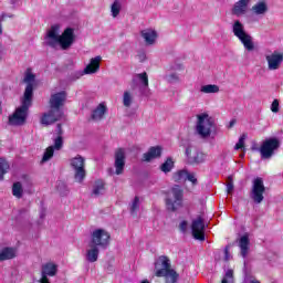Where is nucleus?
Listing matches in <instances>:
<instances>
[{
	"label": "nucleus",
	"instance_id": "nucleus-1",
	"mask_svg": "<svg viewBox=\"0 0 283 283\" xmlns=\"http://www.w3.org/2000/svg\"><path fill=\"white\" fill-rule=\"evenodd\" d=\"M67 101V93L65 91L52 94L49 101L50 109L44 113L40 119L41 125H54L57 120H61L64 116L63 105Z\"/></svg>",
	"mask_w": 283,
	"mask_h": 283
},
{
	"label": "nucleus",
	"instance_id": "nucleus-2",
	"mask_svg": "<svg viewBox=\"0 0 283 283\" xmlns=\"http://www.w3.org/2000/svg\"><path fill=\"white\" fill-rule=\"evenodd\" d=\"M60 29L61 27L59 24L51 25L46 33V38L49 39L48 45L50 48H56V45H60L61 50H70L76 39V35H74V29L66 28L61 35L59 34Z\"/></svg>",
	"mask_w": 283,
	"mask_h": 283
},
{
	"label": "nucleus",
	"instance_id": "nucleus-3",
	"mask_svg": "<svg viewBox=\"0 0 283 283\" xmlns=\"http://www.w3.org/2000/svg\"><path fill=\"white\" fill-rule=\"evenodd\" d=\"M32 107V91L27 90L21 99V106L15 108L14 113L9 116V125L21 127L28 123V114Z\"/></svg>",
	"mask_w": 283,
	"mask_h": 283
},
{
	"label": "nucleus",
	"instance_id": "nucleus-4",
	"mask_svg": "<svg viewBox=\"0 0 283 283\" xmlns=\"http://www.w3.org/2000/svg\"><path fill=\"white\" fill-rule=\"evenodd\" d=\"M155 275L156 277H166V283H177L180 274L176 270L171 269L169 259L165 255L158 258L155 262Z\"/></svg>",
	"mask_w": 283,
	"mask_h": 283
},
{
	"label": "nucleus",
	"instance_id": "nucleus-5",
	"mask_svg": "<svg viewBox=\"0 0 283 283\" xmlns=\"http://www.w3.org/2000/svg\"><path fill=\"white\" fill-rule=\"evenodd\" d=\"M277 149H280V139L275 137H270L263 140L260 148L252 147V151H260L262 160H269V158H273Z\"/></svg>",
	"mask_w": 283,
	"mask_h": 283
},
{
	"label": "nucleus",
	"instance_id": "nucleus-6",
	"mask_svg": "<svg viewBox=\"0 0 283 283\" xmlns=\"http://www.w3.org/2000/svg\"><path fill=\"white\" fill-rule=\"evenodd\" d=\"M232 32L239 41H241L243 48L248 50V52H253L255 50V45L253 44V38L244 31V24L240 22V20H235L232 25Z\"/></svg>",
	"mask_w": 283,
	"mask_h": 283
},
{
	"label": "nucleus",
	"instance_id": "nucleus-7",
	"mask_svg": "<svg viewBox=\"0 0 283 283\" xmlns=\"http://www.w3.org/2000/svg\"><path fill=\"white\" fill-rule=\"evenodd\" d=\"M184 196L185 190H182V187L175 185L167 193L166 207L168 211H177L178 207H182Z\"/></svg>",
	"mask_w": 283,
	"mask_h": 283
},
{
	"label": "nucleus",
	"instance_id": "nucleus-8",
	"mask_svg": "<svg viewBox=\"0 0 283 283\" xmlns=\"http://www.w3.org/2000/svg\"><path fill=\"white\" fill-rule=\"evenodd\" d=\"M112 240V234L105 229H96L91 234L88 247H97V249H107Z\"/></svg>",
	"mask_w": 283,
	"mask_h": 283
},
{
	"label": "nucleus",
	"instance_id": "nucleus-9",
	"mask_svg": "<svg viewBox=\"0 0 283 283\" xmlns=\"http://www.w3.org/2000/svg\"><path fill=\"white\" fill-rule=\"evenodd\" d=\"M266 187H264V179L262 177H256L252 181V188L250 191V198L255 205H262L264 202V193Z\"/></svg>",
	"mask_w": 283,
	"mask_h": 283
},
{
	"label": "nucleus",
	"instance_id": "nucleus-10",
	"mask_svg": "<svg viewBox=\"0 0 283 283\" xmlns=\"http://www.w3.org/2000/svg\"><path fill=\"white\" fill-rule=\"evenodd\" d=\"M213 118L209 114L198 115L197 133L201 138H209L211 136V129H213Z\"/></svg>",
	"mask_w": 283,
	"mask_h": 283
},
{
	"label": "nucleus",
	"instance_id": "nucleus-11",
	"mask_svg": "<svg viewBox=\"0 0 283 283\" xmlns=\"http://www.w3.org/2000/svg\"><path fill=\"white\" fill-rule=\"evenodd\" d=\"M71 167L74 169V178L76 182H83L87 172L85 171V158L77 155L71 159Z\"/></svg>",
	"mask_w": 283,
	"mask_h": 283
},
{
	"label": "nucleus",
	"instance_id": "nucleus-12",
	"mask_svg": "<svg viewBox=\"0 0 283 283\" xmlns=\"http://www.w3.org/2000/svg\"><path fill=\"white\" fill-rule=\"evenodd\" d=\"M191 231L195 240H200L201 242H205V219L202 218V216H199L198 218L192 220Z\"/></svg>",
	"mask_w": 283,
	"mask_h": 283
},
{
	"label": "nucleus",
	"instance_id": "nucleus-13",
	"mask_svg": "<svg viewBox=\"0 0 283 283\" xmlns=\"http://www.w3.org/2000/svg\"><path fill=\"white\" fill-rule=\"evenodd\" d=\"M125 158H126L125 157V149L118 148L115 151V164H114L116 176H120V175L124 174V171H125Z\"/></svg>",
	"mask_w": 283,
	"mask_h": 283
},
{
	"label": "nucleus",
	"instance_id": "nucleus-14",
	"mask_svg": "<svg viewBox=\"0 0 283 283\" xmlns=\"http://www.w3.org/2000/svg\"><path fill=\"white\" fill-rule=\"evenodd\" d=\"M249 3H251V0L237 1L231 9V13L234 17H244L249 12Z\"/></svg>",
	"mask_w": 283,
	"mask_h": 283
},
{
	"label": "nucleus",
	"instance_id": "nucleus-15",
	"mask_svg": "<svg viewBox=\"0 0 283 283\" xmlns=\"http://www.w3.org/2000/svg\"><path fill=\"white\" fill-rule=\"evenodd\" d=\"M186 156L189 165H200V163H205V154L191 149V147L186 148Z\"/></svg>",
	"mask_w": 283,
	"mask_h": 283
},
{
	"label": "nucleus",
	"instance_id": "nucleus-16",
	"mask_svg": "<svg viewBox=\"0 0 283 283\" xmlns=\"http://www.w3.org/2000/svg\"><path fill=\"white\" fill-rule=\"evenodd\" d=\"M265 59L269 70H280V65L283 62V54L274 51L271 55H266Z\"/></svg>",
	"mask_w": 283,
	"mask_h": 283
},
{
	"label": "nucleus",
	"instance_id": "nucleus-17",
	"mask_svg": "<svg viewBox=\"0 0 283 283\" xmlns=\"http://www.w3.org/2000/svg\"><path fill=\"white\" fill-rule=\"evenodd\" d=\"M163 156V147L161 146H151L147 153L143 155L144 163H151V160L156 158H160Z\"/></svg>",
	"mask_w": 283,
	"mask_h": 283
},
{
	"label": "nucleus",
	"instance_id": "nucleus-18",
	"mask_svg": "<svg viewBox=\"0 0 283 283\" xmlns=\"http://www.w3.org/2000/svg\"><path fill=\"white\" fill-rule=\"evenodd\" d=\"M103 57L97 55L96 57L91 59L88 65L84 69V74H96L97 70H101V61Z\"/></svg>",
	"mask_w": 283,
	"mask_h": 283
},
{
	"label": "nucleus",
	"instance_id": "nucleus-19",
	"mask_svg": "<svg viewBox=\"0 0 283 283\" xmlns=\"http://www.w3.org/2000/svg\"><path fill=\"white\" fill-rule=\"evenodd\" d=\"M142 36L146 41L147 45H154V43H156V39H158V33L156 30L145 29L142 31Z\"/></svg>",
	"mask_w": 283,
	"mask_h": 283
},
{
	"label": "nucleus",
	"instance_id": "nucleus-20",
	"mask_svg": "<svg viewBox=\"0 0 283 283\" xmlns=\"http://www.w3.org/2000/svg\"><path fill=\"white\" fill-rule=\"evenodd\" d=\"M107 114V106L105 104L101 103L91 115L92 120H103L105 118V115Z\"/></svg>",
	"mask_w": 283,
	"mask_h": 283
},
{
	"label": "nucleus",
	"instance_id": "nucleus-21",
	"mask_svg": "<svg viewBox=\"0 0 283 283\" xmlns=\"http://www.w3.org/2000/svg\"><path fill=\"white\" fill-rule=\"evenodd\" d=\"M17 258V250L14 248H2L0 250V262H6V260H14Z\"/></svg>",
	"mask_w": 283,
	"mask_h": 283
},
{
	"label": "nucleus",
	"instance_id": "nucleus-22",
	"mask_svg": "<svg viewBox=\"0 0 283 283\" xmlns=\"http://www.w3.org/2000/svg\"><path fill=\"white\" fill-rule=\"evenodd\" d=\"M34 78H36V76L31 72H28L24 76V83H27L24 94H27L28 90H30L31 91V101L34 97Z\"/></svg>",
	"mask_w": 283,
	"mask_h": 283
},
{
	"label": "nucleus",
	"instance_id": "nucleus-23",
	"mask_svg": "<svg viewBox=\"0 0 283 283\" xmlns=\"http://www.w3.org/2000/svg\"><path fill=\"white\" fill-rule=\"evenodd\" d=\"M59 271L56 264L54 263H46L42 265V277H54L56 275V272Z\"/></svg>",
	"mask_w": 283,
	"mask_h": 283
},
{
	"label": "nucleus",
	"instance_id": "nucleus-24",
	"mask_svg": "<svg viewBox=\"0 0 283 283\" xmlns=\"http://www.w3.org/2000/svg\"><path fill=\"white\" fill-rule=\"evenodd\" d=\"M104 192H105V181H103V179H97L93 185L92 195L95 196V198H98V196H103Z\"/></svg>",
	"mask_w": 283,
	"mask_h": 283
},
{
	"label": "nucleus",
	"instance_id": "nucleus-25",
	"mask_svg": "<svg viewBox=\"0 0 283 283\" xmlns=\"http://www.w3.org/2000/svg\"><path fill=\"white\" fill-rule=\"evenodd\" d=\"M249 244H251V241L249 240V235H243L241 237L240 241H239V247L241 249V255L242 258H247L248 253H249Z\"/></svg>",
	"mask_w": 283,
	"mask_h": 283
},
{
	"label": "nucleus",
	"instance_id": "nucleus-26",
	"mask_svg": "<svg viewBox=\"0 0 283 283\" xmlns=\"http://www.w3.org/2000/svg\"><path fill=\"white\" fill-rule=\"evenodd\" d=\"M99 250L96 245H90V249L86 251V260L87 262H97L98 261Z\"/></svg>",
	"mask_w": 283,
	"mask_h": 283
},
{
	"label": "nucleus",
	"instance_id": "nucleus-27",
	"mask_svg": "<svg viewBox=\"0 0 283 283\" xmlns=\"http://www.w3.org/2000/svg\"><path fill=\"white\" fill-rule=\"evenodd\" d=\"M252 12L256 15L266 14L269 12V6H266V2L260 1L252 7Z\"/></svg>",
	"mask_w": 283,
	"mask_h": 283
},
{
	"label": "nucleus",
	"instance_id": "nucleus-28",
	"mask_svg": "<svg viewBox=\"0 0 283 283\" xmlns=\"http://www.w3.org/2000/svg\"><path fill=\"white\" fill-rule=\"evenodd\" d=\"M201 92L203 94H218L220 92V86L216 84H208L201 86Z\"/></svg>",
	"mask_w": 283,
	"mask_h": 283
},
{
	"label": "nucleus",
	"instance_id": "nucleus-29",
	"mask_svg": "<svg viewBox=\"0 0 283 283\" xmlns=\"http://www.w3.org/2000/svg\"><path fill=\"white\" fill-rule=\"evenodd\" d=\"M12 195L14 196V198H18V199L23 198V186L21 185V182L17 181L13 184Z\"/></svg>",
	"mask_w": 283,
	"mask_h": 283
},
{
	"label": "nucleus",
	"instance_id": "nucleus-30",
	"mask_svg": "<svg viewBox=\"0 0 283 283\" xmlns=\"http://www.w3.org/2000/svg\"><path fill=\"white\" fill-rule=\"evenodd\" d=\"M140 209V198L136 196L130 203V213L136 218L138 216V210Z\"/></svg>",
	"mask_w": 283,
	"mask_h": 283
},
{
	"label": "nucleus",
	"instance_id": "nucleus-31",
	"mask_svg": "<svg viewBox=\"0 0 283 283\" xmlns=\"http://www.w3.org/2000/svg\"><path fill=\"white\" fill-rule=\"evenodd\" d=\"M174 169V159L171 157H168L164 164L160 166V171L164 174H169Z\"/></svg>",
	"mask_w": 283,
	"mask_h": 283
},
{
	"label": "nucleus",
	"instance_id": "nucleus-32",
	"mask_svg": "<svg viewBox=\"0 0 283 283\" xmlns=\"http://www.w3.org/2000/svg\"><path fill=\"white\" fill-rule=\"evenodd\" d=\"M8 169H10L8 161H6L3 158H0V180H3V176H6L8 172Z\"/></svg>",
	"mask_w": 283,
	"mask_h": 283
},
{
	"label": "nucleus",
	"instance_id": "nucleus-33",
	"mask_svg": "<svg viewBox=\"0 0 283 283\" xmlns=\"http://www.w3.org/2000/svg\"><path fill=\"white\" fill-rule=\"evenodd\" d=\"M53 156H54V146H49L44 151V155L42 157V163H48V160H51Z\"/></svg>",
	"mask_w": 283,
	"mask_h": 283
},
{
	"label": "nucleus",
	"instance_id": "nucleus-34",
	"mask_svg": "<svg viewBox=\"0 0 283 283\" xmlns=\"http://www.w3.org/2000/svg\"><path fill=\"white\" fill-rule=\"evenodd\" d=\"M111 12H112V17H114V19H116V17H118V14H120V3H118V1H114L112 7H111Z\"/></svg>",
	"mask_w": 283,
	"mask_h": 283
},
{
	"label": "nucleus",
	"instance_id": "nucleus-35",
	"mask_svg": "<svg viewBox=\"0 0 283 283\" xmlns=\"http://www.w3.org/2000/svg\"><path fill=\"white\" fill-rule=\"evenodd\" d=\"M123 103L124 107L132 106V93H129V91L124 92Z\"/></svg>",
	"mask_w": 283,
	"mask_h": 283
},
{
	"label": "nucleus",
	"instance_id": "nucleus-36",
	"mask_svg": "<svg viewBox=\"0 0 283 283\" xmlns=\"http://www.w3.org/2000/svg\"><path fill=\"white\" fill-rule=\"evenodd\" d=\"M137 78L142 81L145 87H149V77L147 76V72L137 74Z\"/></svg>",
	"mask_w": 283,
	"mask_h": 283
},
{
	"label": "nucleus",
	"instance_id": "nucleus-37",
	"mask_svg": "<svg viewBox=\"0 0 283 283\" xmlns=\"http://www.w3.org/2000/svg\"><path fill=\"white\" fill-rule=\"evenodd\" d=\"M187 170H179L175 175L176 182H180V180H187Z\"/></svg>",
	"mask_w": 283,
	"mask_h": 283
},
{
	"label": "nucleus",
	"instance_id": "nucleus-38",
	"mask_svg": "<svg viewBox=\"0 0 283 283\" xmlns=\"http://www.w3.org/2000/svg\"><path fill=\"white\" fill-rule=\"evenodd\" d=\"M53 149L57 151L63 149V136H57L54 140Z\"/></svg>",
	"mask_w": 283,
	"mask_h": 283
},
{
	"label": "nucleus",
	"instance_id": "nucleus-39",
	"mask_svg": "<svg viewBox=\"0 0 283 283\" xmlns=\"http://www.w3.org/2000/svg\"><path fill=\"white\" fill-rule=\"evenodd\" d=\"M186 180L191 182V185H193V186L198 185V178H196V172H189L188 171Z\"/></svg>",
	"mask_w": 283,
	"mask_h": 283
},
{
	"label": "nucleus",
	"instance_id": "nucleus-40",
	"mask_svg": "<svg viewBox=\"0 0 283 283\" xmlns=\"http://www.w3.org/2000/svg\"><path fill=\"white\" fill-rule=\"evenodd\" d=\"M247 136L245 135H242L240 138H239V142L235 144L234 146V149H244V140H245Z\"/></svg>",
	"mask_w": 283,
	"mask_h": 283
},
{
	"label": "nucleus",
	"instance_id": "nucleus-41",
	"mask_svg": "<svg viewBox=\"0 0 283 283\" xmlns=\"http://www.w3.org/2000/svg\"><path fill=\"white\" fill-rule=\"evenodd\" d=\"M167 81L168 83H178V81H180V77L178 76V74L171 73L167 75Z\"/></svg>",
	"mask_w": 283,
	"mask_h": 283
},
{
	"label": "nucleus",
	"instance_id": "nucleus-42",
	"mask_svg": "<svg viewBox=\"0 0 283 283\" xmlns=\"http://www.w3.org/2000/svg\"><path fill=\"white\" fill-rule=\"evenodd\" d=\"M271 112H273V114H277V112H280V101L274 99L272 102Z\"/></svg>",
	"mask_w": 283,
	"mask_h": 283
},
{
	"label": "nucleus",
	"instance_id": "nucleus-43",
	"mask_svg": "<svg viewBox=\"0 0 283 283\" xmlns=\"http://www.w3.org/2000/svg\"><path fill=\"white\" fill-rule=\"evenodd\" d=\"M229 280H233V270L226 272V277L222 279L221 283H229Z\"/></svg>",
	"mask_w": 283,
	"mask_h": 283
},
{
	"label": "nucleus",
	"instance_id": "nucleus-44",
	"mask_svg": "<svg viewBox=\"0 0 283 283\" xmlns=\"http://www.w3.org/2000/svg\"><path fill=\"white\" fill-rule=\"evenodd\" d=\"M12 17H14V15H12V14H7V13H2L1 15H0V23H2V21H6V19H12ZM1 34H3V29L1 28V24H0V35Z\"/></svg>",
	"mask_w": 283,
	"mask_h": 283
},
{
	"label": "nucleus",
	"instance_id": "nucleus-45",
	"mask_svg": "<svg viewBox=\"0 0 283 283\" xmlns=\"http://www.w3.org/2000/svg\"><path fill=\"white\" fill-rule=\"evenodd\" d=\"M228 179L230 181L227 184V191L228 193H231V191H233V177L229 176Z\"/></svg>",
	"mask_w": 283,
	"mask_h": 283
},
{
	"label": "nucleus",
	"instance_id": "nucleus-46",
	"mask_svg": "<svg viewBox=\"0 0 283 283\" xmlns=\"http://www.w3.org/2000/svg\"><path fill=\"white\" fill-rule=\"evenodd\" d=\"M187 227H188V223L187 221H181L180 224H179V229L182 233H186L187 232Z\"/></svg>",
	"mask_w": 283,
	"mask_h": 283
},
{
	"label": "nucleus",
	"instance_id": "nucleus-47",
	"mask_svg": "<svg viewBox=\"0 0 283 283\" xmlns=\"http://www.w3.org/2000/svg\"><path fill=\"white\" fill-rule=\"evenodd\" d=\"M231 254L229 253V245L224 248V261L229 262Z\"/></svg>",
	"mask_w": 283,
	"mask_h": 283
},
{
	"label": "nucleus",
	"instance_id": "nucleus-48",
	"mask_svg": "<svg viewBox=\"0 0 283 283\" xmlns=\"http://www.w3.org/2000/svg\"><path fill=\"white\" fill-rule=\"evenodd\" d=\"M56 132H57V136H63V126L61 124H57Z\"/></svg>",
	"mask_w": 283,
	"mask_h": 283
},
{
	"label": "nucleus",
	"instance_id": "nucleus-49",
	"mask_svg": "<svg viewBox=\"0 0 283 283\" xmlns=\"http://www.w3.org/2000/svg\"><path fill=\"white\" fill-rule=\"evenodd\" d=\"M235 125V119H231L230 120V124H229V127L231 128V127H233Z\"/></svg>",
	"mask_w": 283,
	"mask_h": 283
},
{
	"label": "nucleus",
	"instance_id": "nucleus-50",
	"mask_svg": "<svg viewBox=\"0 0 283 283\" xmlns=\"http://www.w3.org/2000/svg\"><path fill=\"white\" fill-rule=\"evenodd\" d=\"M250 283H260V281H258V280H252V281H250Z\"/></svg>",
	"mask_w": 283,
	"mask_h": 283
},
{
	"label": "nucleus",
	"instance_id": "nucleus-51",
	"mask_svg": "<svg viewBox=\"0 0 283 283\" xmlns=\"http://www.w3.org/2000/svg\"><path fill=\"white\" fill-rule=\"evenodd\" d=\"M142 283H149V281L148 280H144V281H142Z\"/></svg>",
	"mask_w": 283,
	"mask_h": 283
}]
</instances>
